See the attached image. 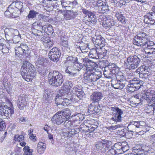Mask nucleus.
I'll list each match as a JSON object with an SVG mask.
<instances>
[{"instance_id": "15", "label": "nucleus", "mask_w": 155, "mask_h": 155, "mask_svg": "<svg viewBox=\"0 0 155 155\" xmlns=\"http://www.w3.org/2000/svg\"><path fill=\"white\" fill-rule=\"evenodd\" d=\"M29 48L26 44H20L19 46L15 47V51L16 56L18 55L17 54L22 55L24 54H26V51L28 50Z\"/></svg>"}, {"instance_id": "19", "label": "nucleus", "mask_w": 155, "mask_h": 155, "mask_svg": "<svg viewBox=\"0 0 155 155\" xmlns=\"http://www.w3.org/2000/svg\"><path fill=\"white\" fill-rule=\"evenodd\" d=\"M91 15L87 16H85L84 18L86 21H87L89 24L91 25H93L97 22L96 17L94 12H92Z\"/></svg>"}, {"instance_id": "4", "label": "nucleus", "mask_w": 155, "mask_h": 155, "mask_svg": "<svg viewBox=\"0 0 155 155\" xmlns=\"http://www.w3.org/2000/svg\"><path fill=\"white\" fill-rule=\"evenodd\" d=\"M148 38V36L145 33L140 32L134 37L133 43L135 45L143 47L147 41Z\"/></svg>"}, {"instance_id": "9", "label": "nucleus", "mask_w": 155, "mask_h": 155, "mask_svg": "<svg viewBox=\"0 0 155 155\" xmlns=\"http://www.w3.org/2000/svg\"><path fill=\"white\" fill-rule=\"evenodd\" d=\"M144 49H140L139 50V52H140L141 51L143 52H143H145L147 54H151L155 51V44L152 41L148 40L147 42L144 45Z\"/></svg>"}, {"instance_id": "30", "label": "nucleus", "mask_w": 155, "mask_h": 155, "mask_svg": "<svg viewBox=\"0 0 155 155\" xmlns=\"http://www.w3.org/2000/svg\"><path fill=\"white\" fill-rule=\"evenodd\" d=\"M42 31L48 35H51L54 32L52 27L50 25H44L42 27Z\"/></svg>"}, {"instance_id": "7", "label": "nucleus", "mask_w": 155, "mask_h": 155, "mask_svg": "<svg viewBox=\"0 0 155 155\" xmlns=\"http://www.w3.org/2000/svg\"><path fill=\"white\" fill-rule=\"evenodd\" d=\"M110 109L112 111L115 112L113 114V117L111 118L110 120L116 122H121L122 115L123 114L122 110L117 107H111Z\"/></svg>"}, {"instance_id": "57", "label": "nucleus", "mask_w": 155, "mask_h": 155, "mask_svg": "<svg viewBox=\"0 0 155 155\" xmlns=\"http://www.w3.org/2000/svg\"><path fill=\"white\" fill-rule=\"evenodd\" d=\"M24 137L22 135H16L14 137V139L15 141H21L24 140Z\"/></svg>"}, {"instance_id": "45", "label": "nucleus", "mask_w": 155, "mask_h": 155, "mask_svg": "<svg viewBox=\"0 0 155 155\" xmlns=\"http://www.w3.org/2000/svg\"><path fill=\"white\" fill-rule=\"evenodd\" d=\"M93 73H94L93 82L96 81L101 78L102 76L101 72L100 71H96Z\"/></svg>"}, {"instance_id": "1", "label": "nucleus", "mask_w": 155, "mask_h": 155, "mask_svg": "<svg viewBox=\"0 0 155 155\" xmlns=\"http://www.w3.org/2000/svg\"><path fill=\"white\" fill-rule=\"evenodd\" d=\"M21 74L24 79L27 81L31 80L30 77H34L36 73L34 66L28 61H24L21 68Z\"/></svg>"}, {"instance_id": "28", "label": "nucleus", "mask_w": 155, "mask_h": 155, "mask_svg": "<svg viewBox=\"0 0 155 155\" xmlns=\"http://www.w3.org/2000/svg\"><path fill=\"white\" fill-rule=\"evenodd\" d=\"M115 72H112L110 70H106L105 69L104 70V77L109 79H113L115 77Z\"/></svg>"}, {"instance_id": "40", "label": "nucleus", "mask_w": 155, "mask_h": 155, "mask_svg": "<svg viewBox=\"0 0 155 155\" xmlns=\"http://www.w3.org/2000/svg\"><path fill=\"white\" fill-rule=\"evenodd\" d=\"M83 67L81 64H79L77 62L73 65L72 67V70L73 72L75 71H80Z\"/></svg>"}, {"instance_id": "12", "label": "nucleus", "mask_w": 155, "mask_h": 155, "mask_svg": "<svg viewBox=\"0 0 155 155\" xmlns=\"http://www.w3.org/2000/svg\"><path fill=\"white\" fill-rule=\"evenodd\" d=\"M61 95L58 94L56 96L55 101L56 104L57 105H63V106H67L70 104L71 101L67 98H65L61 96Z\"/></svg>"}, {"instance_id": "31", "label": "nucleus", "mask_w": 155, "mask_h": 155, "mask_svg": "<svg viewBox=\"0 0 155 155\" xmlns=\"http://www.w3.org/2000/svg\"><path fill=\"white\" fill-rule=\"evenodd\" d=\"M95 44L100 47H103L105 43L104 39L101 36L97 37L95 41Z\"/></svg>"}, {"instance_id": "64", "label": "nucleus", "mask_w": 155, "mask_h": 155, "mask_svg": "<svg viewBox=\"0 0 155 155\" xmlns=\"http://www.w3.org/2000/svg\"><path fill=\"white\" fill-rule=\"evenodd\" d=\"M64 124L66 127L69 128L73 125V123L71 121L67 120L64 121Z\"/></svg>"}, {"instance_id": "55", "label": "nucleus", "mask_w": 155, "mask_h": 155, "mask_svg": "<svg viewBox=\"0 0 155 155\" xmlns=\"http://www.w3.org/2000/svg\"><path fill=\"white\" fill-rule=\"evenodd\" d=\"M123 144L124 145L122 146L121 150L123 153L128 150L129 149V147L127 143L126 142H123Z\"/></svg>"}, {"instance_id": "43", "label": "nucleus", "mask_w": 155, "mask_h": 155, "mask_svg": "<svg viewBox=\"0 0 155 155\" xmlns=\"http://www.w3.org/2000/svg\"><path fill=\"white\" fill-rule=\"evenodd\" d=\"M32 33L35 35L36 36H41L43 35L42 31L40 30H39V28H32Z\"/></svg>"}, {"instance_id": "32", "label": "nucleus", "mask_w": 155, "mask_h": 155, "mask_svg": "<svg viewBox=\"0 0 155 155\" xmlns=\"http://www.w3.org/2000/svg\"><path fill=\"white\" fill-rule=\"evenodd\" d=\"M46 145L44 143L41 142L38 143L37 146V151L40 153H42L45 150Z\"/></svg>"}, {"instance_id": "2", "label": "nucleus", "mask_w": 155, "mask_h": 155, "mask_svg": "<svg viewBox=\"0 0 155 155\" xmlns=\"http://www.w3.org/2000/svg\"><path fill=\"white\" fill-rule=\"evenodd\" d=\"M48 77L49 83L53 86L58 87L60 86L64 81L62 74L57 71L49 73Z\"/></svg>"}, {"instance_id": "11", "label": "nucleus", "mask_w": 155, "mask_h": 155, "mask_svg": "<svg viewBox=\"0 0 155 155\" xmlns=\"http://www.w3.org/2000/svg\"><path fill=\"white\" fill-rule=\"evenodd\" d=\"M88 109L89 114H94L99 115L101 110L100 105L98 103L95 105L94 103H91L88 106Z\"/></svg>"}, {"instance_id": "27", "label": "nucleus", "mask_w": 155, "mask_h": 155, "mask_svg": "<svg viewBox=\"0 0 155 155\" xmlns=\"http://www.w3.org/2000/svg\"><path fill=\"white\" fill-rule=\"evenodd\" d=\"M99 50L98 49H92L89 53V56L90 58L95 59H98L99 58V53L98 50Z\"/></svg>"}, {"instance_id": "17", "label": "nucleus", "mask_w": 155, "mask_h": 155, "mask_svg": "<svg viewBox=\"0 0 155 155\" xmlns=\"http://www.w3.org/2000/svg\"><path fill=\"white\" fill-rule=\"evenodd\" d=\"M51 120L54 124L58 125L61 124L66 120L62 115L60 114L59 111L53 116Z\"/></svg>"}, {"instance_id": "42", "label": "nucleus", "mask_w": 155, "mask_h": 155, "mask_svg": "<svg viewBox=\"0 0 155 155\" xmlns=\"http://www.w3.org/2000/svg\"><path fill=\"white\" fill-rule=\"evenodd\" d=\"M41 41L45 44H47V46L50 47L52 45V42L48 37L44 36L41 38Z\"/></svg>"}, {"instance_id": "54", "label": "nucleus", "mask_w": 155, "mask_h": 155, "mask_svg": "<svg viewBox=\"0 0 155 155\" xmlns=\"http://www.w3.org/2000/svg\"><path fill=\"white\" fill-rule=\"evenodd\" d=\"M20 38V35H16L13 37L12 39L14 43H17L19 42Z\"/></svg>"}, {"instance_id": "63", "label": "nucleus", "mask_w": 155, "mask_h": 155, "mask_svg": "<svg viewBox=\"0 0 155 155\" xmlns=\"http://www.w3.org/2000/svg\"><path fill=\"white\" fill-rule=\"evenodd\" d=\"M14 4H11L8 8V9L11 14L13 13V12L17 10L14 8Z\"/></svg>"}, {"instance_id": "60", "label": "nucleus", "mask_w": 155, "mask_h": 155, "mask_svg": "<svg viewBox=\"0 0 155 155\" xmlns=\"http://www.w3.org/2000/svg\"><path fill=\"white\" fill-rule=\"evenodd\" d=\"M6 125L4 121L0 118V131H2L5 129Z\"/></svg>"}, {"instance_id": "3", "label": "nucleus", "mask_w": 155, "mask_h": 155, "mask_svg": "<svg viewBox=\"0 0 155 155\" xmlns=\"http://www.w3.org/2000/svg\"><path fill=\"white\" fill-rule=\"evenodd\" d=\"M144 82L139 80L137 78H135L128 81L127 90L129 92H132L138 90L143 87Z\"/></svg>"}, {"instance_id": "25", "label": "nucleus", "mask_w": 155, "mask_h": 155, "mask_svg": "<svg viewBox=\"0 0 155 155\" xmlns=\"http://www.w3.org/2000/svg\"><path fill=\"white\" fill-rule=\"evenodd\" d=\"M115 78H116L117 81H120L123 83H125V84L126 85L128 84V81L126 80L123 74L121 72L117 73V74H115Z\"/></svg>"}, {"instance_id": "61", "label": "nucleus", "mask_w": 155, "mask_h": 155, "mask_svg": "<svg viewBox=\"0 0 155 155\" xmlns=\"http://www.w3.org/2000/svg\"><path fill=\"white\" fill-rule=\"evenodd\" d=\"M115 150L114 147L112 146L111 148L107 151V153L108 155H116Z\"/></svg>"}, {"instance_id": "58", "label": "nucleus", "mask_w": 155, "mask_h": 155, "mask_svg": "<svg viewBox=\"0 0 155 155\" xmlns=\"http://www.w3.org/2000/svg\"><path fill=\"white\" fill-rule=\"evenodd\" d=\"M61 5L63 8H68L70 7L69 5L71 4V2L69 1H64L61 2Z\"/></svg>"}, {"instance_id": "23", "label": "nucleus", "mask_w": 155, "mask_h": 155, "mask_svg": "<svg viewBox=\"0 0 155 155\" xmlns=\"http://www.w3.org/2000/svg\"><path fill=\"white\" fill-rule=\"evenodd\" d=\"M114 10V13L115 15V16L117 18L118 21H120L122 23H125V18L123 16L122 14V12H121V10L120 9H118L116 10Z\"/></svg>"}, {"instance_id": "59", "label": "nucleus", "mask_w": 155, "mask_h": 155, "mask_svg": "<svg viewBox=\"0 0 155 155\" xmlns=\"http://www.w3.org/2000/svg\"><path fill=\"white\" fill-rule=\"evenodd\" d=\"M6 106H0V115L2 116H5V112L6 109Z\"/></svg>"}, {"instance_id": "21", "label": "nucleus", "mask_w": 155, "mask_h": 155, "mask_svg": "<svg viewBox=\"0 0 155 155\" xmlns=\"http://www.w3.org/2000/svg\"><path fill=\"white\" fill-rule=\"evenodd\" d=\"M137 123L136 121H132L130 122L127 126V129L129 130L132 132H137V131H139L138 128Z\"/></svg>"}, {"instance_id": "51", "label": "nucleus", "mask_w": 155, "mask_h": 155, "mask_svg": "<svg viewBox=\"0 0 155 155\" xmlns=\"http://www.w3.org/2000/svg\"><path fill=\"white\" fill-rule=\"evenodd\" d=\"M101 12L102 13H107L108 12L109 9L108 8V6L107 4V3L106 2L105 4L101 8Z\"/></svg>"}, {"instance_id": "18", "label": "nucleus", "mask_w": 155, "mask_h": 155, "mask_svg": "<svg viewBox=\"0 0 155 155\" xmlns=\"http://www.w3.org/2000/svg\"><path fill=\"white\" fill-rule=\"evenodd\" d=\"M103 97L102 93L99 92H94L90 96V99L93 102L98 103Z\"/></svg>"}, {"instance_id": "10", "label": "nucleus", "mask_w": 155, "mask_h": 155, "mask_svg": "<svg viewBox=\"0 0 155 155\" xmlns=\"http://www.w3.org/2000/svg\"><path fill=\"white\" fill-rule=\"evenodd\" d=\"M61 53L58 48L55 47L51 49L48 54L49 58L52 61L57 62L60 57Z\"/></svg>"}, {"instance_id": "8", "label": "nucleus", "mask_w": 155, "mask_h": 155, "mask_svg": "<svg viewBox=\"0 0 155 155\" xmlns=\"http://www.w3.org/2000/svg\"><path fill=\"white\" fill-rule=\"evenodd\" d=\"M83 64L84 65V69H85L86 72L91 73L96 71L94 68L96 66V63L90 60L88 58H85L83 59Z\"/></svg>"}, {"instance_id": "24", "label": "nucleus", "mask_w": 155, "mask_h": 155, "mask_svg": "<svg viewBox=\"0 0 155 155\" xmlns=\"http://www.w3.org/2000/svg\"><path fill=\"white\" fill-rule=\"evenodd\" d=\"M71 92L75 96L80 99L83 97V91L81 89H80L77 87H74L72 90Z\"/></svg>"}, {"instance_id": "14", "label": "nucleus", "mask_w": 155, "mask_h": 155, "mask_svg": "<svg viewBox=\"0 0 155 155\" xmlns=\"http://www.w3.org/2000/svg\"><path fill=\"white\" fill-rule=\"evenodd\" d=\"M103 19L102 25L104 28L106 29L111 28L115 25V22L113 19L109 18L107 17L104 16L102 18Z\"/></svg>"}, {"instance_id": "47", "label": "nucleus", "mask_w": 155, "mask_h": 155, "mask_svg": "<svg viewBox=\"0 0 155 155\" xmlns=\"http://www.w3.org/2000/svg\"><path fill=\"white\" fill-rule=\"evenodd\" d=\"M91 73H90V72H85L84 75V80L89 82H92Z\"/></svg>"}, {"instance_id": "52", "label": "nucleus", "mask_w": 155, "mask_h": 155, "mask_svg": "<svg viewBox=\"0 0 155 155\" xmlns=\"http://www.w3.org/2000/svg\"><path fill=\"white\" fill-rule=\"evenodd\" d=\"M17 105L19 109L20 110H24L27 106V102H17Z\"/></svg>"}, {"instance_id": "34", "label": "nucleus", "mask_w": 155, "mask_h": 155, "mask_svg": "<svg viewBox=\"0 0 155 155\" xmlns=\"http://www.w3.org/2000/svg\"><path fill=\"white\" fill-rule=\"evenodd\" d=\"M137 72L139 73H146V72H149L150 69L148 66L143 65H142L141 66L137 68Z\"/></svg>"}, {"instance_id": "38", "label": "nucleus", "mask_w": 155, "mask_h": 155, "mask_svg": "<svg viewBox=\"0 0 155 155\" xmlns=\"http://www.w3.org/2000/svg\"><path fill=\"white\" fill-rule=\"evenodd\" d=\"M78 59L76 57H74L72 56H69L67 58V63L73 65L77 62Z\"/></svg>"}, {"instance_id": "39", "label": "nucleus", "mask_w": 155, "mask_h": 155, "mask_svg": "<svg viewBox=\"0 0 155 155\" xmlns=\"http://www.w3.org/2000/svg\"><path fill=\"white\" fill-rule=\"evenodd\" d=\"M63 86L65 87V89H66L65 91H67L68 92L72 87L73 84L71 81H68L64 83Z\"/></svg>"}, {"instance_id": "26", "label": "nucleus", "mask_w": 155, "mask_h": 155, "mask_svg": "<svg viewBox=\"0 0 155 155\" xmlns=\"http://www.w3.org/2000/svg\"><path fill=\"white\" fill-rule=\"evenodd\" d=\"M71 110L68 108H65L63 110L59 111L60 114H61L64 117L65 120H68L70 118L71 114Z\"/></svg>"}, {"instance_id": "41", "label": "nucleus", "mask_w": 155, "mask_h": 155, "mask_svg": "<svg viewBox=\"0 0 155 155\" xmlns=\"http://www.w3.org/2000/svg\"><path fill=\"white\" fill-rule=\"evenodd\" d=\"M80 131L79 129L78 128H77L76 130L72 129L71 130L66 133L67 136L69 137H72L76 134L77 132L79 133Z\"/></svg>"}, {"instance_id": "56", "label": "nucleus", "mask_w": 155, "mask_h": 155, "mask_svg": "<svg viewBox=\"0 0 155 155\" xmlns=\"http://www.w3.org/2000/svg\"><path fill=\"white\" fill-rule=\"evenodd\" d=\"M136 123H137L138 128L139 129V130L142 129L143 127L145 125V123L143 121H136Z\"/></svg>"}, {"instance_id": "13", "label": "nucleus", "mask_w": 155, "mask_h": 155, "mask_svg": "<svg viewBox=\"0 0 155 155\" xmlns=\"http://www.w3.org/2000/svg\"><path fill=\"white\" fill-rule=\"evenodd\" d=\"M5 37L7 41H10L13 37L16 35H19V32L17 29L12 28H6L4 30Z\"/></svg>"}, {"instance_id": "49", "label": "nucleus", "mask_w": 155, "mask_h": 155, "mask_svg": "<svg viewBox=\"0 0 155 155\" xmlns=\"http://www.w3.org/2000/svg\"><path fill=\"white\" fill-rule=\"evenodd\" d=\"M66 89H65V87L63 86L61 87L60 89L59 90L60 95H61V96L64 97V96L67 97L68 96V91H65Z\"/></svg>"}, {"instance_id": "37", "label": "nucleus", "mask_w": 155, "mask_h": 155, "mask_svg": "<svg viewBox=\"0 0 155 155\" xmlns=\"http://www.w3.org/2000/svg\"><path fill=\"white\" fill-rule=\"evenodd\" d=\"M112 3H116V5L121 7L126 3V0H110Z\"/></svg>"}, {"instance_id": "44", "label": "nucleus", "mask_w": 155, "mask_h": 155, "mask_svg": "<svg viewBox=\"0 0 155 155\" xmlns=\"http://www.w3.org/2000/svg\"><path fill=\"white\" fill-rule=\"evenodd\" d=\"M24 153L23 155H32L33 151L32 150L30 149L29 147L28 146H25L23 149Z\"/></svg>"}, {"instance_id": "5", "label": "nucleus", "mask_w": 155, "mask_h": 155, "mask_svg": "<svg viewBox=\"0 0 155 155\" xmlns=\"http://www.w3.org/2000/svg\"><path fill=\"white\" fill-rule=\"evenodd\" d=\"M140 62V59L137 56L130 55L127 58V68L129 70L135 69L139 66Z\"/></svg>"}, {"instance_id": "46", "label": "nucleus", "mask_w": 155, "mask_h": 155, "mask_svg": "<svg viewBox=\"0 0 155 155\" xmlns=\"http://www.w3.org/2000/svg\"><path fill=\"white\" fill-rule=\"evenodd\" d=\"M44 25L42 22L40 21H38L34 23L32 25V27L34 28H35L41 29L42 30V27Z\"/></svg>"}, {"instance_id": "29", "label": "nucleus", "mask_w": 155, "mask_h": 155, "mask_svg": "<svg viewBox=\"0 0 155 155\" xmlns=\"http://www.w3.org/2000/svg\"><path fill=\"white\" fill-rule=\"evenodd\" d=\"M108 68L110 70L112 71V72L114 71L115 72V74H116L118 71V68L116 64L114 63H110L104 68Z\"/></svg>"}, {"instance_id": "20", "label": "nucleus", "mask_w": 155, "mask_h": 155, "mask_svg": "<svg viewBox=\"0 0 155 155\" xmlns=\"http://www.w3.org/2000/svg\"><path fill=\"white\" fill-rule=\"evenodd\" d=\"M144 93H142V98L143 99L145 100L149 104H150V101L152 99L153 97H155V95H153L149 92L144 91Z\"/></svg>"}, {"instance_id": "6", "label": "nucleus", "mask_w": 155, "mask_h": 155, "mask_svg": "<svg viewBox=\"0 0 155 155\" xmlns=\"http://www.w3.org/2000/svg\"><path fill=\"white\" fill-rule=\"evenodd\" d=\"M109 143L110 142L106 140L97 141L95 145V151L99 153L108 150L110 147Z\"/></svg>"}, {"instance_id": "33", "label": "nucleus", "mask_w": 155, "mask_h": 155, "mask_svg": "<svg viewBox=\"0 0 155 155\" xmlns=\"http://www.w3.org/2000/svg\"><path fill=\"white\" fill-rule=\"evenodd\" d=\"M146 112L150 115L155 114V107L153 104H148L147 107Z\"/></svg>"}, {"instance_id": "53", "label": "nucleus", "mask_w": 155, "mask_h": 155, "mask_svg": "<svg viewBox=\"0 0 155 155\" xmlns=\"http://www.w3.org/2000/svg\"><path fill=\"white\" fill-rule=\"evenodd\" d=\"M17 102H27L26 95L21 94L18 96V99Z\"/></svg>"}, {"instance_id": "35", "label": "nucleus", "mask_w": 155, "mask_h": 155, "mask_svg": "<svg viewBox=\"0 0 155 155\" xmlns=\"http://www.w3.org/2000/svg\"><path fill=\"white\" fill-rule=\"evenodd\" d=\"M125 83H123L120 81H117L115 83L111 84L112 87L116 89H123L126 85Z\"/></svg>"}, {"instance_id": "50", "label": "nucleus", "mask_w": 155, "mask_h": 155, "mask_svg": "<svg viewBox=\"0 0 155 155\" xmlns=\"http://www.w3.org/2000/svg\"><path fill=\"white\" fill-rule=\"evenodd\" d=\"M11 4H14V8L16 9L17 8L18 9H21L22 8L23 3L21 2H15V1H14Z\"/></svg>"}, {"instance_id": "36", "label": "nucleus", "mask_w": 155, "mask_h": 155, "mask_svg": "<svg viewBox=\"0 0 155 155\" xmlns=\"http://www.w3.org/2000/svg\"><path fill=\"white\" fill-rule=\"evenodd\" d=\"M6 111L5 112V116L9 117L14 113V108L12 107H8L6 106Z\"/></svg>"}, {"instance_id": "62", "label": "nucleus", "mask_w": 155, "mask_h": 155, "mask_svg": "<svg viewBox=\"0 0 155 155\" xmlns=\"http://www.w3.org/2000/svg\"><path fill=\"white\" fill-rule=\"evenodd\" d=\"M7 41L4 38H2L0 39V49L2 48V47L8 44Z\"/></svg>"}, {"instance_id": "48", "label": "nucleus", "mask_w": 155, "mask_h": 155, "mask_svg": "<svg viewBox=\"0 0 155 155\" xmlns=\"http://www.w3.org/2000/svg\"><path fill=\"white\" fill-rule=\"evenodd\" d=\"M38 14V12L34 10H30L29 14H28L27 17L28 18H35L36 15Z\"/></svg>"}, {"instance_id": "16", "label": "nucleus", "mask_w": 155, "mask_h": 155, "mask_svg": "<svg viewBox=\"0 0 155 155\" xmlns=\"http://www.w3.org/2000/svg\"><path fill=\"white\" fill-rule=\"evenodd\" d=\"M144 17L145 23L152 25L155 23V14L153 12L147 13Z\"/></svg>"}, {"instance_id": "22", "label": "nucleus", "mask_w": 155, "mask_h": 155, "mask_svg": "<svg viewBox=\"0 0 155 155\" xmlns=\"http://www.w3.org/2000/svg\"><path fill=\"white\" fill-rule=\"evenodd\" d=\"M66 15L65 16V18L67 20H71L74 19L76 17L77 15V12H74L73 10H69L66 8Z\"/></svg>"}]
</instances>
